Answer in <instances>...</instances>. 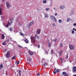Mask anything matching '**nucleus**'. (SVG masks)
Instances as JSON below:
<instances>
[{
    "mask_svg": "<svg viewBox=\"0 0 76 76\" xmlns=\"http://www.w3.org/2000/svg\"><path fill=\"white\" fill-rule=\"evenodd\" d=\"M5 56L6 58H9L10 57V51H7Z\"/></svg>",
    "mask_w": 76,
    "mask_h": 76,
    "instance_id": "nucleus-1",
    "label": "nucleus"
},
{
    "mask_svg": "<svg viewBox=\"0 0 76 76\" xmlns=\"http://www.w3.org/2000/svg\"><path fill=\"white\" fill-rule=\"evenodd\" d=\"M69 48L70 49V50H74L75 49V47L73 46L72 45H69Z\"/></svg>",
    "mask_w": 76,
    "mask_h": 76,
    "instance_id": "nucleus-2",
    "label": "nucleus"
},
{
    "mask_svg": "<svg viewBox=\"0 0 76 76\" xmlns=\"http://www.w3.org/2000/svg\"><path fill=\"white\" fill-rule=\"evenodd\" d=\"M51 20L54 22H56V19L55 18V17L54 16H52L51 17Z\"/></svg>",
    "mask_w": 76,
    "mask_h": 76,
    "instance_id": "nucleus-3",
    "label": "nucleus"
},
{
    "mask_svg": "<svg viewBox=\"0 0 76 76\" xmlns=\"http://www.w3.org/2000/svg\"><path fill=\"white\" fill-rule=\"evenodd\" d=\"M72 72L73 73H76V66H74L72 68Z\"/></svg>",
    "mask_w": 76,
    "mask_h": 76,
    "instance_id": "nucleus-4",
    "label": "nucleus"
},
{
    "mask_svg": "<svg viewBox=\"0 0 76 76\" xmlns=\"http://www.w3.org/2000/svg\"><path fill=\"white\" fill-rule=\"evenodd\" d=\"M62 75L64 76H69V75L66 73V72H62Z\"/></svg>",
    "mask_w": 76,
    "mask_h": 76,
    "instance_id": "nucleus-5",
    "label": "nucleus"
},
{
    "mask_svg": "<svg viewBox=\"0 0 76 76\" xmlns=\"http://www.w3.org/2000/svg\"><path fill=\"white\" fill-rule=\"evenodd\" d=\"M6 4L7 5V7H8V8H9L11 6H10V5L9 4V2H6Z\"/></svg>",
    "mask_w": 76,
    "mask_h": 76,
    "instance_id": "nucleus-6",
    "label": "nucleus"
},
{
    "mask_svg": "<svg viewBox=\"0 0 76 76\" xmlns=\"http://www.w3.org/2000/svg\"><path fill=\"white\" fill-rule=\"evenodd\" d=\"M28 53H29V55H30L31 56H32V55H33V54H34V53H33V52L32 51H28Z\"/></svg>",
    "mask_w": 76,
    "mask_h": 76,
    "instance_id": "nucleus-7",
    "label": "nucleus"
},
{
    "mask_svg": "<svg viewBox=\"0 0 76 76\" xmlns=\"http://www.w3.org/2000/svg\"><path fill=\"white\" fill-rule=\"evenodd\" d=\"M40 32H41V29H39L37 31V34H39L40 33Z\"/></svg>",
    "mask_w": 76,
    "mask_h": 76,
    "instance_id": "nucleus-8",
    "label": "nucleus"
},
{
    "mask_svg": "<svg viewBox=\"0 0 76 76\" xmlns=\"http://www.w3.org/2000/svg\"><path fill=\"white\" fill-rule=\"evenodd\" d=\"M1 38L2 39H4V38H5V37L4 36V35L3 34H1Z\"/></svg>",
    "mask_w": 76,
    "mask_h": 76,
    "instance_id": "nucleus-9",
    "label": "nucleus"
},
{
    "mask_svg": "<svg viewBox=\"0 0 76 76\" xmlns=\"http://www.w3.org/2000/svg\"><path fill=\"white\" fill-rule=\"evenodd\" d=\"M24 41L25 42H26V43H29V41L28 40V39H26Z\"/></svg>",
    "mask_w": 76,
    "mask_h": 76,
    "instance_id": "nucleus-10",
    "label": "nucleus"
},
{
    "mask_svg": "<svg viewBox=\"0 0 76 76\" xmlns=\"http://www.w3.org/2000/svg\"><path fill=\"white\" fill-rule=\"evenodd\" d=\"M31 40H32V41L33 40H35V38L34 37H31Z\"/></svg>",
    "mask_w": 76,
    "mask_h": 76,
    "instance_id": "nucleus-11",
    "label": "nucleus"
},
{
    "mask_svg": "<svg viewBox=\"0 0 76 76\" xmlns=\"http://www.w3.org/2000/svg\"><path fill=\"white\" fill-rule=\"evenodd\" d=\"M60 56H61L63 54V51L62 50H60L59 51V53Z\"/></svg>",
    "mask_w": 76,
    "mask_h": 76,
    "instance_id": "nucleus-12",
    "label": "nucleus"
},
{
    "mask_svg": "<svg viewBox=\"0 0 76 76\" xmlns=\"http://www.w3.org/2000/svg\"><path fill=\"white\" fill-rule=\"evenodd\" d=\"M11 25V23H10L9 22L7 24V27H8V26H9V25Z\"/></svg>",
    "mask_w": 76,
    "mask_h": 76,
    "instance_id": "nucleus-13",
    "label": "nucleus"
},
{
    "mask_svg": "<svg viewBox=\"0 0 76 76\" xmlns=\"http://www.w3.org/2000/svg\"><path fill=\"white\" fill-rule=\"evenodd\" d=\"M59 8L61 9H63L64 8V6H60L59 7Z\"/></svg>",
    "mask_w": 76,
    "mask_h": 76,
    "instance_id": "nucleus-14",
    "label": "nucleus"
},
{
    "mask_svg": "<svg viewBox=\"0 0 76 76\" xmlns=\"http://www.w3.org/2000/svg\"><path fill=\"white\" fill-rule=\"evenodd\" d=\"M51 45V43H48V47H50Z\"/></svg>",
    "mask_w": 76,
    "mask_h": 76,
    "instance_id": "nucleus-15",
    "label": "nucleus"
},
{
    "mask_svg": "<svg viewBox=\"0 0 76 76\" xmlns=\"http://www.w3.org/2000/svg\"><path fill=\"white\" fill-rule=\"evenodd\" d=\"M34 23V21H32L30 23V24L29 25V26H30L31 25H32Z\"/></svg>",
    "mask_w": 76,
    "mask_h": 76,
    "instance_id": "nucleus-16",
    "label": "nucleus"
},
{
    "mask_svg": "<svg viewBox=\"0 0 76 76\" xmlns=\"http://www.w3.org/2000/svg\"><path fill=\"white\" fill-rule=\"evenodd\" d=\"M3 65L2 64H1L0 66V70L1 69V68H3Z\"/></svg>",
    "mask_w": 76,
    "mask_h": 76,
    "instance_id": "nucleus-17",
    "label": "nucleus"
},
{
    "mask_svg": "<svg viewBox=\"0 0 76 76\" xmlns=\"http://www.w3.org/2000/svg\"><path fill=\"white\" fill-rule=\"evenodd\" d=\"M27 60L29 61H31V58L29 57L27 59Z\"/></svg>",
    "mask_w": 76,
    "mask_h": 76,
    "instance_id": "nucleus-18",
    "label": "nucleus"
},
{
    "mask_svg": "<svg viewBox=\"0 0 76 76\" xmlns=\"http://www.w3.org/2000/svg\"><path fill=\"white\" fill-rule=\"evenodd\" d=\"M2 10L1 9V8H0V15H2Z\"/></svg>",
    "mask_w": 76,
    "mask_h": 76,
    "instance_id": "nucleus-19",
    "label": "nucleus"
},
{
    "mask_svg": "<svg viewBox=\"0 0 76 76\" xmlns=\"http://www.w3.org/2000/svg\"><path fill=\"white\" fill-rule=\"evenodd\" d=\"M16 58V56H14L12 58V60H15Z\"/></svg>",
    "mask_w": 76,
    "mask_h": 76,
    "instance_id": "nucleus-20",
    "label": "nucleus"
},
{
    "mask_svg": "<svg viewBox=\"0 0 76 76\" xmlns=\"http://www.w3.org/2000/svg\"><path fill=\"white\" fill-rule=\"evenodd\" d=\"M45 17L47 18L48 17V15L47 14H45Z\"/></svg>",
    "mask_w": 76,
    "mask_h": 76,
    "instance_id": "nucleus-21",
    "label": "nucleus"
},
{
    "mask_svg": "<svg viewBox=\"0 0 76 76\" xmlns=\"http://www.w3.org/2000/svg\"><path fill=\"white\" fill-rule=\"evenodd\" d=\"M56 72H58V73H59L60 71H59V69H57L56 70Z\"/></svg>",
    "mask_w": 76,
    "mask_h": 76,
    "instance_id": "nucleus-22",
    "label": "nucleus"
},
{
    "mask_svg": "<svg viewBox=\"0 0 76 76\" xmlns=\"http://www.w3.org/2000/svg\"><path fill=\"white\" fill-rule=\"evenodd\" d=\"M74 13V12L72 11L70 13V15H72Z\"/></svg>",
    "mask_w": 76,
    "mask_h": 76,
    "instance_id": "nucleus-23",
    "label": "nucleus"
},
{
    "mask_svg": "<svg viewBox=\"0 0 76 76\" xmlns=\"http://www.w3.org/2000/svg\"><path fill=\"white\" fill-rule=\"evenodd\" d=\"M20 35H21L22 36H23L24 35V34H23L22 33H20Z\"/></svg>",
    "mask_w": 76,
    "mask_h": 76,
    "instance_id": "nucleus-24",
    "label": "nucleus"
},
{
    "mask_svg": "<svg viewBox=\"0 0 76 76\" xmlns=\"http://www.w3.org/2000/svg\"><path fill=\"white\" fill-rule=\"evenodd\" d=\"M47 65H48V64H47V63H45L44 64V66H45H45H47Z\"/></svg>",
    "mask_w": 76,
    "mask_h": 76,
    "instance_id": "nucleus-25",
    "label": "nucleus"
},
{
    "mask_svg": "<svg viewBox=\"0 0 76 76\" xmlns=\"http://www.w3.org/2000/svg\"><path fill=\"white\" fill-rule=\"evenodd\" d=\"M19 63H20L19 61H18V62H16V64H17V65H18V64H19Z\"/></svg>",
    "mask_w": 76,
    "mask_h": 76,
    "instance_id": "nucleus-26",
    "label": "nucleus"
},
{
    "mask_svg": "<svg viewBox=\"0 0 76 76\" xmlns=\"http://www.w3.org/2000/svg\"><path fill=\"white\" fill-rule=\"evenodd\" d=\"M45 10L46 11H48L49 10H50V8H47Z\"/></svg>",
    "mask_w": 76,
    "mask_h": 76,
    "instance_id": "nucleus-27",
    "label": "nucleus"
},
{
    "mask_svg": "<svg viewBox=\"0 0 76 76\" xmlns=\"http://www.w3.org/2000/svg\"><path fill=\"white\" fill-rule=\"evenodd\" d=\"M60 60H61V63H63V60L62 59V58H60Z\"/></svg>",
    "mask_w": 76,
    "mask_h": 76,
    "instance_id": "nucleus-28",
    "label": "nucleus"
},
{
    "mask_svg": "<svg viewBox=\"0 0 76 76\" xmlns=\"http://www.w3.org/2000/svg\"><path fill=\"white\" fill-rule=\"evenodd\" d=\"M43 2L44 3H46L47 2V1L46 0L43 1Z\"/></svg>",
    "mask_w": 76,
    "mask_h": 76,
    "instance_id": "nucleus-29",
    "label": "nucleus"
},
{
    "mask_svg": "<svg viewBox=\"0 0 76 76\" xmlns=\"http://www.w3.org/2000/svg\"><path fill=\"white\" fill-rule=\"evenodd\" d=\"M63 45L61 43L60 44V47H63Z\"/></svg>",
    "mask_w": 76,
    "mask_h": 76,
    "instance_id": "nucleus-30",
    "label": "nucleus"
},
{
    "mask_svg": "<svg viewBox=\"0 0 76 76\" xmlns=\"http://www.w3.org/2000/svg\"><path fill=\"white\" fill-rule=\"evenodd\" d=\"M61 22H62V20H61V19L59 20V23H61Z\"/></svg>",
    "mask_w": 76,
    "mask_h": 76,
    "instance_id": "nucleus-31",
    "label": "nucleus"
},
{
    "mask_svg": "<svg viewBox=\"0 0 76 76\" xmlns=\"http://www.w3.org/2000/svg\"><path fill=\"white\" fill-rule=\"evenodd\" d=\"M3 44V45H6V42H4L2 43Z\"/></svg>",
    "mask_w": 76,
    "mask_h": 76,
    "instance_id": "nucleus-32",
    "label": "nucleus"
},
{
    "mask_svg": "<svg viewBox=\"0 0 76 76\" xmlns=\"http://www.w3.org/2000/svg\"><path fill=\"white\" fill-rule=\"evenodd\" d=\"M18 47L19 48H22V47L20 46V45H18Z\"/></svg>",
    "mask_w": 76,
    "mask_h": 76,
    "instance_id": "nucleus-33",
    "label": "nucleus"
},
{
    "mask_svg": "<svg viewBox=\"0 0 76 76\" xmlns=\"http://www.w3.org/2000/svg\"><path fill=\"white\" fill-rule=\"evenodd\" d=\"M51 53L52 54H53V50H52L51 51Z\"/></svg>",
    "mask_w": 76,
    "mask_h": 76,
    "instance_id": "nucleus-34",
    "label": "nucleus"
},
{
    "mask_svg": "<svg viewBox=\"0 0 76 76\" xmlns=\"http://www.w3.org/2000/svg\"><path fill=\"white\" fill-rule=\"evenodd\" d=\"M69 20H70V18H68L66 20L67 22H69Z\"/></svg>",
    "mask_w": 76,
    "mask_h": 76,
    "instance_id": "nucleus-35",
    "label": "nucleus"
},
{
    "mask_svg": "<svg viewBox=\"0 0 76 76\" xmlns=\"http://www.w3.org/2000/svg\"><path fill=\"white\" fill-rule=\"evenodd\" d=\"M10 31H12V28H10Z\"/></svg>",
    "mask_w": 76,
    "mask_h": 76,
    "instance_id": "nucleus-36",
    "label": "nucleus"
},
{
    "mask_svg": "<svg viewBox=\"0 0 76 76\" xmlns=\"http://www.w3.org/2000/svg\"><path fill=\"white\" fill-rule=\"evenodd\" d=\"M74 33H75V31H72V34H74Z\"/></svg>",
    "mask_w": 76,
    "mask_h": 76,
    "instance_id": "nucleus-37",
    "label": "nucleus"
},
{
    "mask_svg": "<svg viewBox=\"0 0 76 76\" xmlns=\"http://www.w3.org/2000/svg\"><path fill=\"white\" fill-rule=\"evenodd\" d=\"M52 25H53V26H55V24L53 23L52 24Z\"/></svg>",
    "mask_w": 76,
    "mask_h": 76,
    "instance_id": "nucleus-38",
    "label": "nucleus"
},
{
    "mask_svg": "<svg viewBox=\"0 0 76 76\" xmlns=\"http://www.w3.org/2000/svg\"><path fill=\"white\" fill-rule=\"evenodd\" d=\"M33 42H35V40H32Z\"/></svg>",
    "mask_w": 76,
    "mask_h": 76,
    "instance_id": "nucleus-39",
    "label": "nucleus"
},
{
    "mask_svg": "<svg viewBox=\"0 0 76 76\" xmlns=\"http://www.w3.org/2000/svg\"><path fill=\"white\" fill-rule=\"evenodd\" d=\"M18 71H19V72H18L19 73H21V71L20 70H18Z\"/></svg>",
    "mask_w": 76,
    "mask_h": 76,
    "instance_id": "nucleus-40",
    "label": "nucleus"
},
{
    "mask_svg": "<svg viewBox=\"0 0 76 76\" xmlns=\"http://www.w3.org/2000/svg\"><path fill=\"white\" fill-rule=\"evenodd\" d=\"M53 73H54V74H56V73H57V72H56V71H55L53 72Z\"/></svg>",
    "mask_w": 76,
    "mask_h": 76,
    "instance_id": "nucleus-41",
    "label": "nucleus"
},
{
    "mask_svg": "<svg viewBox=\"0 0 76 76\" xmlns=\"http://www.w3.org/2000/svg\"><path fill=\"white\" fill-rule=\"evenodd\" d=\"M18 25H19L20 26H21V23H19V24H18Z\"/></svg>",
    "mask_w": 76,
    "mask_h": 76,
    "instance_id": "nucleus-42",
    "label": "nucleus"
},
{
    "mask_svg": "<svg viewBox=\"0 0 76 76\" xmlns=\"http://www.w3.org/2000/svg\"><path fill=\"white\" fill-rule=\"evenodd\" d=\"M74 26H76V23H74Z\"/></svg>",
    "mask_w": 76,
    "mask_h": 76,
    "instance_id": "nucleus-43",
    "label": "nucleus"
},
{
    "mask_svg": "<svg viewBox=\"0 0 76 76\" xmlns=\"http://www.w3.org/2000/svg\"><path fill=\"white\" fill-rule=\"evenodd\" d=\"M55 16H57V13H56L55 14Z\"/></svg>",
    "mask_w": 76,
    "mask_h": 76,
    "instance_id": "nucleus-44",
    "label": "nucleus"
},
{
    "mask_svg": "<svg viewBox=\"0 0 76 76\" xmlns=\"http://www.w3.org/2000/svg\"><path fill=\"white\" fill-rule=\"evenodd\" d=\"M57 41V39H55V42H56V41Z\"/></svg>",
    "mask_w": 76,
    "mask_h": 76,
    "instance_id": "nucleus-45",
    "label": "nucleus"
},
{
    "mask_svg": "<svg viewBox=\"0 0 76 76\" xmlns=\"http://www.w3.org/2000/svg\"><path fill=\"white\" fill-rule=\"evenodd\" d=\"M40 74H39V73L37 75V76H39Z\"/></svg>",
    "mask_w": 76,
    "mask_h": 76,
    "instance_id": "nucleus-46",
    "label": "nucleus"
},
{
    "mask_svg": "<svg viewBox=\"0 0 76 76\" xmlns=\"http://www.w3.org/2000/svg\"><path fill=\"white\" fill-rule=\"evenodd\" d=\"M37 36H38V35L37 34H35V37H37Z\"/></svg>",
    "mask_w": 76,
    "mask_h": 76,
    "instance_id": "nucleus-47",
    "label": "nucleus"
},
{
    "mask_svg": "<svg viewBox=\"0 0 76 76\" xmlns=\"http://www.w3.org/2000/svg\"><path fill=\"white\" fill-rule=\"evenodd\" d=\"M66 58H68V54H67L66 56Z\"/></svg>",
    "mask_w": 76,
    "mask_h": 76,
    "instance_id": "nucleus-48",
    "label": "nucleus"
},
{
    "mask_svg": "<svg viewBox=\"0 0 76 76\" xmlns=\"http://www.w3.org/2000/svg\"><path fill=\"white\" fill-rule=\"evenodd\" d=\"M45 52H46V53L47 54H48V51H46Z\"/></svg>",
    "mask_w": 76,
    "mask_h": 76,
    "instance_id": "nucleus-49",
    "label": "nucleus"
},
{
    "mask_svg": "<svg viewBox=\"0 0 76 76\" xmlns=\"http://www.w3.org/2000/svg\"><path fill=\"white\" fill-rule=\"evenodd\" d=\"M73 30H74V31L75 30V28H73L72 29Z\"/></svg>",
    "mask_w": 76,
    "mask_h": 76,
    "instance_id": "nucleus-50",
    "label": "nucleus"
},
{
    "mask_svg": "<svg viewBox=\"0 0 76 76\" xmlns=\"http://www.w3.org/2000/svg\"><path fill=\"white\" fill-rule=\"evenodd\" d=\"M40 45H38V48H39Z\"/></svg>",
    "mask_w": 76,
    "mask_h": 76,
    "instance_id": "nucleus-51",
    "label": "nucleus"
},
{
    "mask_svg": "<svg viewBox=\"0 0 76 76\" xmlns=\"http://www.w3.org/2000/svg\"><path fill=\"white\" fill-rule=\"evenodd\" d=\"M37 38L38 39H39V37H38V36L37 37Z\"/></svg>",
    "mask_w": 76,
    "mask_h": 76,
    "instance_id": "nucleus-52",
    "label": "nucleus"
},
{
    "mask_svg": "<svg viewBox=\"0 0 76 76\" xmlns=\"http://www.w3.org/2000/svg\"><path fill=\"white\" fill-rule=\"evenodd\" d=\"M56 69L55 68L54 69V71H55V72L56 71Z\"/></svg>",
    "mask_w": 76,
    "mask_h": 76,
    "instance_id": "nucleus-53",
    "label": "nucleus"
},
{
    "mask_svg": "<svg viewBox=\"0 0 76 76\" xmlns=\"http://www.w3.org/2000/svg\"><path fill=\"white\" fill-rule=\"evenodd\" d=\"M73 76H76V75H73Z\"/></svg>",
    "mask_w": 76,
    "mask_h": 76,
    "instance_id": "nucleus-54",
    "label": "nucleus"
},
{
    "mask_svg": "<svg viewBox=\"0 0 76 76\" xmlns=\"http://www.w3.org/2000/svg\"><path fill=\"white\" fill-rule=\"evenodd\" d=\"M28 64L29 65V64H30V63H28Z\"/></svg>",
    "mask_w": 76,
    "mask_h": 76,
    "instance_id": "nucleus-55",
    "label": "nucleus"
},
{
    "mask_svg": "<svg viewBox=\"0 0 76 76\" xmlns=\"http://www.w3.org/2000/svg\"><path fill=\"white\" fill-rule=\"evenodd\" d=\"M19 76H21V74H19Z\"/></svg>",
    "mask_w": 76,
    "mask_h": 76,
    "instance_id": "nucleus-56",
    "label": "nucleus"
},
{
    "mask_svg": "<svg viewBox=\"0 0 76 76\" xmlns=\"http://www.w3.org/2000/svg\"><path fill=\"white\" fill-rule=\"evenodd\" d=\"M4 1V0H2V1Z\"/></svg>",
    "mask_w": 76,
    "mask_h": 76,
    "instance_id": "nucleus-57",
    "label": "nucleus"
},
{
    "mask_svg": "<svg viewBox=\"0 0 76 76\" xmlns=\"http://www.w3.org/2000/svg\"><path fill=\"white\" fill-rule=\"evenodd\" d=\"M45 44V43H42V44Z\"/></svg>",
    "mask_w": 76,
    "mask_h": 76,
    "instance_id": "nucleus-58",
    "label": "nucleus"
},
{
    "mask_svg": "<svg viewBox=\"0 0 76 76\" xmlns=\"http://www.w3.org/2000/svg\"><path fill=\"white\" fill-rule=\"evenodd\" d=\"M54 10H55V8H54Z\"/></svg>",
    "mask_w": 76,
    "mask_h": 76,
    "instance_id": "nucleus-59",
    "label": "nucleus"
},
{
    "mask_svg": "<svg viewBox=\"0 0 76 76\" xmlns=\"http://www.w3.org/2000/svg\"><path fill=\"white\" fill-rule=\"evenodd\" d=\"M75 31H76V29H75Z\"/></svg>",
    "mask_w": 76,
    "mask_h": 76,
    "instance_id": "nucleus-60",
    "label": "nucleus"
},
{
    "mask_svg": "<svg viewBox=\"0 0 76 76\" xmlns=\"http://www.w3.org/2000/svg\"><path fill=\"white\" fill-rule=\"evenodd\" d=\"M11 23H12V21H11Z\"/></svg>",
    "mask_w": 76,
    "mask_h": 76,
    "instance_id": "nucleus-61",
    "label": "nucleus"
},
{
    "mask_svg": "<svg viewBox=\"0 0 76 76\" xmlns=\"http://www.w3.org/2000/svg\"><path fill=\"white\" fill-rule=\"evenodd\" d=\"M6 51V50H5V52Z\"/></svg>",
    "mask_w": 76,
    "mask_h": 76,
    "instance_id": "nucleus-62",
    "label": "nucleus"
}]
</instances>
